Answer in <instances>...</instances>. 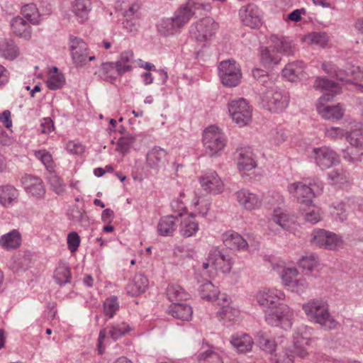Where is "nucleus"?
Returning a JSON list of instances; mask_svg holds the SVG:
<instances>
[{
    "instance_id": "f257e3e1",
    "label": "nucleus",
    "mask_w": 363,
    "mask_h": 363,
    "mask_svg": "<svg viewBox=\"0 0 363 363\" xmlns=\"http://www.w3.org/2000/svg\"><path fill=\"white\" fill-rule=\"evenodd\" d=\"M284 298V292L276 288H264L255 295V301L265 311L266 322L287 330L291 327L294 313L288 306L280 303Z\"/></svg>"
},
{
    "instance_id": "f03ea898",
    "label": "nucleus",
    "mask_w": 363,
    "mask_h": 363,
    "mask_svg": "<svg viewBox=\"0 0 363 363\" xmlns=\"http://www.w3.org/2000/svg\"><path fill=\"white\" fill-rule=\"evenodd\" d=\"M313 87L324 92L316 105L318 114L328 121H335L342 119L345 111L342 104L325 105L323 104L330 101L335 95L340 93L341 88L339 84L328 79L318 77L313 84Z\"/></svg>"
},
{
    "instance_id": "7ed1b4c3",
    "label": "nucleus",
    "mask_w": 363,
    "mask_h": 363,
    "mask_svg": "<svg viewBox=\"0 0 363 363\" xmlns=\"http://www.w3.org/2000/svg\"><path fill=\"white\" fill-rule=\"evenodd\" d=\"M272 44L260 50V61L265 67H272L277 65L281 60V54L291 55L294 52V49L286 38L272 36Z\"/></svg>"
},
{
    "instance_id": "20e7f679",
    "label": "nucleus",
    "mask_w": 363,
    "mask_h": 363,
    "mask_svg": "<svg viewBox=\"0 0 363 363\" xmlns=\"http://www.w3.org/2000/svg\"><path fill=\"white\" fill-rule=\"evenodd\" d=\"M302 309L308 319L328 330L336 328L337 322L330 314L327 302L323 299H312L304 303Z\"/></svg>"
},
{
    "instance_id": "39448f33",
    "label": "nucleus",
    "mask_w": 363,
    "mask_h": 363,
    "mask_svg": "<svg viewBox=\"0 0 363 363\" xmlns=\"http://www.w3.org/2000/svg\"><path fill=\"white\" fill-rule=\"evenodd\" d=\"M273 269L279 275L282 284L290 291L302 294L309 288L307 279L301 275L296 267H282L277 264L273 267Z\"/></svg>"
},
{
    "instance_id": "423d86ee",
    "label": "nucleus",
    "mask_w": 363,
    "mask_h": 363,
    "mask_svg": "<svg viewBox=\"0 0 363 363\" xmlns=\"http://www.w3.org/2000/svg\"><path fill=\"white\" fill-rule=\"evenodd\" d=\"M266 89L260 94L261 105L265 109L272 113L283 111L289 105L288 94L276 86L272 82L266 86Z\"/></svg>"
},
{
    "instance_id": "0eeeda50",
    "label": "nucleus",
    "mask_w": 363,
    "mask_h": 363,
    "mask_svg": "<svg viewBox=\"0 0 363 363\" xmlns=\"http://www.w3.org/2000/svg\"><path fill=\"white\" fill-rule=\"evenodd\" d=\"M323 183L314 179L313 182L308 184L303 182H294L288 186V191L301 206H308L312 203L313 198L323 191Z\"/></svg>"
},
{
    "instance_id": "6e6552de",
    "label": "nucleus",
    "mask_w": 363,
    "mask_h": 363,
    "mask_svg": "<svg viewBox=\"0 0 363 363\" xmlns=\"http://www.w3.org/2000/svg\"><path fill=\"white\" fill-rule=\"evenodd\" d=\"M226 137L223 131L215 125L208 127L203 134L205 152L210 157L217 156L226 145Z\"/></svg>"
},
{
    "instance_id": "1a4fd4ad",
    "label": "nucleus",
    "mask_w": 363,
    "mask_h": 363,
    "mask_svg": "<svg viewBox=\"0 0 363 363\" xmlns=\"http://www.w3.org/2000/svg\"><path fill=\"white\" fill-rule=\"evenodd\" d=\"M211 9V6L208 3H204L199 0H189L174 12L172 18L175 21L177 26L181 29L196 14L197 11L203 10L208 12Z\"/></svg>"
},
{
    "instance_id": "9d476101",
    "label": "nucleus",
    "mask_w": 363,
    "mask_h": 363,
    "mask_svg": "<svg viewBox=\"0 0 363 363\" xmlns=\"http://www.w3.org/2000/svg\"><path fill=\"white\" fill-rule=\"evenodd\" d=\"M218 74L223 84L229 87L238 86L242 77L240 67L233 60L221 62L218 66Z\"/></svg>"
},
{
    "instance_id": "9b49d317",
    "label": "nucleus",
    "mask_w": 363,
    "mask_h": 363,
    "mask_svg": "<svg viewBox=\"0 0 363 363\" xmlns=\"http://www.w3.org/2000/svg\"><path fill=\"white\" fill-rule=\"evenodd\" d=\"M228 111L233 121L240 126H244L251 121L252 109L243 98L231 101Z\"/></svg>"
},
{
    "instance_id": "f8f14e48",
    "label": "nucleus",
    "mask_w": 363,
    "mask_h": 363,
    "mask_svg": "<svg viewBox=\"0 0 363 363\" xmlns=\"http://www.w3.org/2000/svg\"><path fill=\"white\" fill-rule=\"evenodd\" d=\"M218 29V24L213 18L201 19L191 27L190 33L198 42H206L211 38Z\"/></svg>"
},
{
    "instance_id": "ddd939ff",
    "label": "nucleus",
    "mask_w": 363,
    "mask_h": 363,
    "mask_svg": "<svg viewBox=\"0 0 363 363\" xmlns=\"http://www.w3.org/2000/svg\"><path fill=\"white\" fill-rule=\"evenodd\" d=\"M69 41L72 59L76 67H82L88 60L92 61L95 59V56L88 55L87 45L81 38L70 36Z\"/></svg>"
},
{
    "instance_id": "4468645a",
    "label": "nucleus",
    "mask_w": 363,
    "mask_h": 363,
    "mask_svg": "<svg viewBox=\"0 0 363 363\" xmlns=\"http://www.w3.org/2000/svg\"><path fill=\"white\" fill-rule=\"evenodd\" d=\"M241 23L250 28L257 29L263 23L261 10L254 4H248L242 6L238 12Z\"/></svg>"
},
{
    "instance_id": "2eb2a0df",
    "label": "nucleus",
    "mask_w": 363,
    "mask_h": 363,
    "mask_svg": "<svg viewBox=\"0 0 363 363\" xmlns=\"http://www.w3.org/2000/svg\"><path fill=\"white\" fill-rule=\"evenodd\" d=\"M308 344V340L302 336L294 337V350L284 347V350L280 352L276 359L275 363H294V357L304 358L308 355V352L305 348V345Z\"/></svg>"
},
{
    "instance_id": "dca6fc26",
    "label": "nucleus",
    "mask_w": 363,
    "mask_h": 363,
    "mask_svg": "<svg viewBox=\"0 0 363 363\" xmlns=\"http://www.w3.org/2000/svg\"><path fill=\"white\" fill-rule=\"evenodd\" d=\"M311 157L321 169H329L340 162L338 155L326 146L313 148Z\"/></svg>"
},
{
    "instance_id": "f3484780",
    "label": "nucleus",
    "mask_w": 363,
    "mask_h": 363,
    "mask_svg": "<svg viewBox=\"0 0 363 363\" xmlns=\"http://www.w3.org/2000/svg\"><path fill=\"white\" fill-rule=\"evenodd\" d=\"M199 182L203 189L209 194H218L224 189L223 182L214 171L203 174L200 177Z\"/></svg>"
},
{
    "instance_id": "a211bd4d",
    "label": "nucleus",
    "mask_w": 363,
    "mask_h": 363,
    "mask_svg": "<svg viewBox=\"0 0 363 363\" xmlns=\"http://www.w3.org/2000/svg\"><path fill=\"white\" fill-rule=\"evenodd\" d=\"M236 200L242 208L252 211L262 206V198L247 189H241L235 193Z\"/></svg>"
},
{
    "instance_id": "6ab92c4d",
    "label": "nucleus",
    "mask_w": 363,
    "mask_h": 363,
    "mask_svg": "<svg viewBox=\"0 0 363 363\" xmlns=\"http://www.w3.org/2000/svg\"><path fill=\"white\" fill-rule=\"evenodd\" d=\"M210 260L213 262L216 272L219 270L223 274H228L232 269L233 262L230 256L217 248L210 250Z\"/></svg>"
},
{
    "instance_id": "aec40b11",
    "label": "nucleus",
    "mask_w": 363,
    "mask_h": 363,
    "mask_svg": "<svg viewBox=\"0 0 363 363\" xmlns=\"http://www.w3.org/2000/svg\"><path fill=\"white\" fill-rule=\"evenodd\" d=\"M146 161L150 168L158 172L164 167L167 163V152L165 150L155 146L147 152Z\"/></svg>"
},
{
    "instance_id": "412c9836",
    "label": "nucleus",
    "mask_w": 363,
    "mask_h": 363,
    "mask_svg": "<svg viewBox=\"0 0 363 363\" xmlns=\"http://www.w3.org/2000/svg\"><path fill=\"white\" fill-rule=\"evenodd\" d=\"M218 301V304L221 305L220 308L217 312V316L220 320L225 322L232 321L239 316V310L231 306L230 300L226 295H220V299Z\"/></svg>"
},
{
    "instance_id": "4be33fe9",
    "label": "nucleus",
    "mask_w": 363,
    "mask_h": 363,
    "mask_svg": "<svg viewBox=\"0 0 363 363\" xmlns=\"http://www.w3.org/2000/svg\"><path fill=\"white\" fill-rule=\"evenodd\" d=\"M24 189L28 194L35 197H41L45 194L42 180L37 177L26 174L21 179Z\"/></svg>"
},
{
    "instance_id": "5701e85b",
    "label": "nucleus",
    "mask_w": 363,
    "mask_h": 363,
    "mask_svg": "<svg viewBox=\"0 0 363 363\" xmlns=\"http://www.w3.org/2000/svg\"><path fill=\"white\" fill-rule=\"evenodd\" d=\"M230 344L239 353H246L252 350L254 340L246 333H238L231 336Z\"/></svg>"
},
{
    "instance_id": "b1692460",
    "label": "nucleus",
    "mask_w": 363,
    "mask_h": 363,
    "mask_svg": "<svg viewBox=\"0 0 363 363\" xmlns=\"http://www.w3.org/2000/svg\"><path fill=\"white\" fill-rule=\"evenodd\" d=\"M284 339L283 336H280L277 340H270L267 335L262 331H259L257 334V343L259 347L269 353L274 352L277 346H280L284 349L285 347Z\"/></svg>"
},
{
    "instance_id": "393cba45",
    "label": "nucleus",
    "mask_w": 363,
    "mask_h": 363,
    "mask_svg": "<svg viewBox=\"0 0 363 363\" xmlns=\"http://www.w3.org/2000/svg\"><path fill=\"white\" fill-rule=\"evenodd\" d=\"M11 27L16 36L27 40L31 38V27L23 18L14 17L11 21Z\"/></svg>"
},
{
    "instance_id": "a878e982",
    "label": "nucleus",
    "mask_w": 363,
    "mask_h": 363,
    "mask_svg": "<svg viewBox=\"0 0 363 363\" xmlns=\"http://www.w3.org/2000/svg\"><path fill=\"white\" fill-rule=\"evenodd\" d=\"M237 166L240 172H247L255 169L257 166L252 153L245 149H241L237 152Z\"/></svg>"
},
{
    "instance_id": "bb28decb",
    "label": "nucleus",
    "mask_w": 363,
    "mask_h": 363,
    "mask_svg": "<svg viewBox=\"0 0 363 363\" xmlns=\"http://www.w3.org/2000/svg\"><path fill=\"white\" fill-rule=\"evenodd\" d=\"M224 245L232 250H245L248 247L247 242L238 233L227 232L223 235Z\"/></svg>"
},
{
    "instance_id": "cd10ccee",
    "label": "nucleus",
    "mask_w": 363,
    "mask_h": 363,
    "mask_svg": "<svg viewBox=\"0 0 363 363\" xmlns=\"http://www.w3.org/2000/svg\"><path fill=\"white\" fill-rule=\"evenodd\" d=\"M20 55V50L15 42L9 38L0 40V57L7 60H14Z\"/></svg>"
},
{
    "instance_id": "c85d7f7f",
    "label": "nucleus",
    "mask_w": 363,
    "mask_h": 363,
    "mask_svg": "<svg viewBox=\"0 0 363 363\" xmlns=\"http://www.w3.org/2000/svg\"><path fill=\"white\" fill-rule=\"evenodd\" d=\"M147 286V279L144 275L138 274L128 282L126 291L133 296H138L145 292Z\"/></svg>"
},
{
    "instance_id": "c756f323",
    "label": "nucleus",
    "mask_w": 363,
    "mask_h": 363,
    "mask_svg": "<svg viewBox=\"0 0 363 363\" xmlns=\"http://www.w3.org/2000/svg\"><path fill=\"white\" fill-rule=\"evenodd\" d=\"M21 243V235L18 230H13L0 237V246L7 250L18 247Z\"/></svg>"
},
{
    "instance_id": "7c9ffc66",
    "label": "nucleus",
    "mask_w": 363,
    "mask_h": 363,
    "mask_svg": "<svg viewBox=\"0 0 363 363\" xmlns=\"http://www.w3.org/2000/svg\"><path fill=\"white\" fill-rule=\"evenodd\" d=\"M176 227L177 217L172 215L162 217L157 223V233L161 236H171Z\"/></svg>"
},
{
    "instance_id": "2f4dec72",
    "label": "nucleus",
    "mask_w": 363,
    "mask_h": 363,
    "mask_svg": "<svg viewBox=\"0 0 363 363\" xmlns=\"http://www.w3.org/2000/svg\"><path fill=\"white\" fill-rule=\"evenodd\" d=\"M199 230V223L194 218V214L184 218L180 223L179 233L182 237L189 238L194 236Z\"/></svg>"
},
{
    "instance_id": "473e14b6",
    "label": "nucleus",
    "mask_w": 363,
    "mask_h": 363,
    "mask_svg": "<svg viewBox=\"0 0 363 363\" xmlns=\"http://www.w3.org/2000/svg\"><path fill=\"white\" fill-rule=\"evenodd\" d=\"M192 308L190 306L184 303H174L169 309V313L174 318L182 320H189L192 316Z\"/></svg>"
},
{
    "instance_id": "72a5a7b5",
    "label": "nucleus",
    "mask_w": 363,
    "mask_h": 363,
    "mask_svg": "<svg viewBox=\"0 0 363 363\" xmlns=\"http://www.w3.org/2000/svg\"><path fill=\"white\" fill-rule=\"evenodd\" d=\"M134 54L131 50L123 52L118 60L115 62L118 68V74L120 76L129 72L133 69Z\"/></svg>"
},
{
    "instance_id": "f704fd0d",
    "label": "nucleus",
    "mask_w": 363,
    "mask_h": 363,
    "mask_svg": "<svg viewBox=\"0 0 363 363\" xmlns=\"http://www.w3.org/2000/svg\"><path fill=\"white\" fill-rule=\"evenodd\" d=\"M18 196V190L11 185L0 186V204L5 208L11 206Z\"/></svg>"
},
{
    "instance_id": "c9c22d12",
    "label": "nucleus",
    "mask_w": 363,
    "mask_h": 363,
    "mask_svg": "<svg viewBox=\"0 0 363 363\" xmlns=\"http://www.w3.org/2000/svg\"><path fill=\"white\" fill-rule=\"evenodd\" d=\"M90 0H74L72 11L74 13L80 23H83L88 18V15L91 11Z\"/></svg>"
},
{
    "instance_id": "e433bc0d",
    "label": "nucleus",
    "mask_w": 363,
    "mask_h": 363,
    "mask_svg": "<svg viewBox=\"0 0 363 363\" xmlns=\"http://www.w3.org/2000/svg\"><path fill=\"white\" fill-rule=\"evenodd\" d=\"M99 77L104 81L113 83L118 76V68L115 62H104L101 65Z\"/></svg>"
},
{
    "instance_id": "4c0bfd02",
    "label": "nucleus",
    "mask_w": 363,
    "mask_h": 363,
    "mask_svg": "<svg viewBox=\"0 0 363 363\" xmlns=\"http://www.w3.org/2000/svg\"><path fill=\"white\" fill-rule=\"evenodd\" d=\"M199 292L203 299L208 301H218L220 299V297L218 296L220 294L218 288L208 280L199 286Z\"/></svg>"
},
{
    "instance_id": "58836bf2",
    "label": "nucleus",
    "mask_w": 363,
    "mask_h": 363,
    "mask_svg": "<svg viewBox=\"0 0 363 363\" xmlns=\"http://www.w3.org/2000/svg\"><path fill=\"white\" fill-rule=\"evenodd\" d=\"M300 211L306 221L312 224L318 223L322 218L320 208L313 203L308 206H301Z\"/></svg>"
},
{
    "instance_id": "ea45409f",
    "label": "nucleus",
    "mask_w": 363,
    "mask_h": 363,
    "mask_svg": "<svg viewBox=\"0 0 363 363\" xmlns=\"http://www.w3.org/2000/svg\"><path fill=\"white\" fill-rule=\"evenodd\" d=\"M303 72L302 62H293L289 63L282 70L283 76L289 81H296Z\"/></svg>"
},
{
    "instance_id": "a19ab883",
    "label": "nucleus",
    "mask_w": 363,
    "mask_h": 363,
    "mask_svg": "<svg viewBox=\"0 0 363 363\" xmlns=\"http://www.w3.org/2000/svg\"><path fill=\"white\" fill-rule=\"evenodd\" d=\"M167 298L174 303H179L183 300H186L189 297L184 290L179 285L172 284L169 285L167 289Z\"/></svg>"
},
{
    "instance_id": "79ce46f5",
    "label": "nucleus",
    "mask_w": 363,
    "mask_h": 363,
    "mask_svg": "<svg viewBox=\"0 0 363 363\" xmlns=\"http://www.w3.org/2000/svg\"><path fill=\"white\" fill-rule=\"evenodd\" d=\"M346 140L352 146L363 151V128L362 127L347 132Z\"/></svg>"
},
{
    "instance_id": "37998d69",
    "label": "nucleus",
    "mask_w": 363,
    "mask_h": 363,
    "mask_svg": "<svg viewBox=\"0 0 363 363\" xmlns=\"http://www.w3.org/2000/svg\"><path fill=\"white\" fill-rule=\"evenodd\" d=\"M21 13L26 19L33 25H37L40 22V13L34 4L23 6L21 9Z\"/></svg>"
},
{
    "instance_id": "c03bdc74",
    "label": "nucleus",
    "mask_w": 363,
    "mask_h": 363,
    "mask_svg": "<svg viewBox=\"0 0 363 363\" xmlns=\"http://www.w3.org/2000/svg\"><path fill=\"white\" fill-rule=\"evenodd\" d=\"M328 177L333 184H344L349 183L350 181V173L342 167L333 169L328 172Z\"/></svg>"
},
{
    "instance_id": "a18cd8bd",
    "label": "nucleus",
    "mask_w": 363,
    "mask_h": 363,
    "mask_svg": "<svg viewBox=\"0 0 363 363\" xmlns=\"http://www.w3.org/2000/svg\"><path fill=\"white\" fill-rule=\"evenodd\" d=\"M131 330V328L125 322L115 323L108 328V335L113 340H116L125 335Z\"/></svg>"
},
{
    "instance_id": "49530a36",
    "label": "nucleus",
    "mask_w": 363,
    "mask_h": 363,
    "mask_svg": "<svg viewBox=\"0 0 363 363\" xmlns=\"http://www.w3.org/2000/svg\"><path fill=\"white\" fill-rule=\"evenodd\" d=\"M125 18L134 16L140 8V0H118Z\"/></svg>"
},
{
    "instance_id": "de8ad7c7",
    "label": "nucleus",
    "mask_w": 363,
    "mask_h": 363,
    "mask_svg": "<svg viewBox=\"0 0 363 363\" xmlns=\"http://www.w3.org/2000/svg\"><path fill=\"white\" fill-rule=\"evenodd\" d=\"M157 29L165 36L174 35L180 30L172 18L162 20L157 25Z\"/></svg>"
},
{
    "instance_id": "09e8293b",
    "label": "nucleus",
    "mask_w": 363,
    "mask_h": 363,
    "mask_svg": "<svg viewBox=\"0 0 363 363\" xmlns=\"http://www.w3.org/2000/svg\"><path fill=\"white\" fill-rule=\"evenodd\" d=\"M330 208L331 214L335 220L340 222L347 220L350 209L349 205L345 203H338L336 205H333Z\"/></svg>"
},
{
    "instance_id": "8fccbe9b",
    "label": "nucleus",
    "mask_w": 363,
    "mask_h": 363,
    "mask_svg": "<svg viewBox=\"0 0 363 363\" xmlns=\"http://www.w3.org/2000/svg\"><path fill=\"white\" fill-rule=\"evenodd\" d=\"M71 273L69 267L65 265L58 266L54 273V279L60 285L69 283L71 281Z\"/></svg>"
},
{
    "instance_id": "3c124183",
    "label": "nucleus",
    "mask_w": 363,
    "mask_h": 363,
    "mask_svg": "<svg viewBox=\"0 0 363 363\" xmlns=\"http://www.w3.org/2000/svg\"><path fill=\"white\" fill-rule=\"evenodd\" d=\"M343 246L342 238L333 232L328 231L327 238L325 242L324 249L336 250Z\"/></svg>"
},
{
    "instance_id": "603ef678",
    "label": "nucleus",
    "mask_w": 363,
    "mask_h": 363,
    "mask_svg": "<svg viewBox=\"0 0 363 363\" xmlns=\"http://www.w3.org/2000/svg\"><path fill=\"white\" fill-rule=\"evenodd\" d=\"M303 270L313 271L319 264L318 257L314 254L303 256L298 262Z\"/></svg>"
},
{
    "instance_id": "864d4df0",
    "label": "nucleus",
    "mask_w": 363,
    "mask_h": 363,
    "mask_svg": "<svg viewBox=\"0 0 363 363\" xmlns=\"http://www.w3.org/2000/svg\"><path fill=\"white\" fill-rule=\"evenodd\" d=\"M135 141V137L131 134L120 138L117 142L116 150L123 155L126 154Z\"/></svg>"
},
{
    "instance_id": "5fc2aeb1",
    "label": "nucleus",
    "mask_w": 363,
    "mask_h": 363,
    "mask_svg": "<svg viewBox=\"0 0 363 363\" xmlns=\"http://www.w3.org/2000/svg\"><path fill=\"white\" fill-rule=\"evenodd\" d=\"M359 151V150L351 145L343 150L342 157L346 161L350 163H355L362 160L363 151Z\"/></svg>"
},
{
    "instance_id": "6e6d98bb",
    "label": "nucleus",
    "mask_w": 363,
    "mask_h": 363,
    "mask_svg": "<svg viewBox=\"0 0 363 363\" xmlns=\"http://www.w3.org/2000/svg\"><path fill=\"white\" fill-rule=\"evenodd\" d=\"M48 182L52 190L57 194H62L65 192V185L60 177L53 172H50L48 177Z\"/></svg>"
},
{
    "instance_id": "4d7b16f0",
    "label": "nucleus",
    "mask_w": 363,
    "mask_h": 363,
    "mask_svg": "<svg viewBox=\"0 0 363 363\" xmlns=\"http://www.w3.org/2000/svg\"><path fill=\"white\" fill-rule=\"evenodd\" d=\"M211 202L209 199L196 197L192 201V205L197 208L196 211L198 214L205 216L210 210Z\"/></svg>"
},
{
    "instance_id": "13d9d810",
    "label": "nucleus",
    "mask_w": 363,
    "mask_h": 363,
    "mask_svg": "<svg viewBox=\"0 0 363 363\" xmlns=\"http://www.w3.org/2000/svg\"><path fill=\"white\" fill-rule=\"evenodd\" d=\"M199 363H223L221 357L216 352L208 350L198 357Z\"/></svg>"
},
{
    "instance_id": "bf43d9fd",
    "label": "nucleus",
    "mask_w": 363,
    "mask_h": 363,
    "mask_svg": "<svg viewBox=\"0 0 363 363\" xmlns=\"http://www.w3.org/2000/svg\"><path fill=\"white\" fill-rule=\"evenodd\" d=\"M35 156L41 161L49 172H53L55 164L52 157L49 152L45 150H40L35 152Z\"/></svg>"
},
{
    "instance_id": "052dcab7",
    "label": "nucleus",
    "mask_w": 363,
    "mask_h": 363,
    "mask_svg": "<svg viewBox=\"0 0 363 363\" xmlns=\"http://www.w3.org/2000/svg\"><path fill=\"white\" fill-rule=\"evenodd\" d=\"M65 82V77L62 73H54L50 74L46 84L50 89L56 90L61 88L64 85Z\"/></svg>"
},
{
    "instance_id": "680f3d73",
    "label": "nucleus",
    "mask_w": 363,
    "mask_h": 363,
    "mask_svg": "<svg viewBox=\"0 0 363 363\" xmlns=\"http://www.w3.org/2000/svg\"><path fill=\"white\" fill-rule=\"evenodd\" d=\"M119 305L116 296L107 298L104 303V312L109 318H113L115 313L118 310Z\"/></svg>"
},
{
    "instance_id": "e2e57ef3",
    "label": "nucleus",
    "mask_w": 363,
    "mask_h": 363,
    "mask_svg": "<svg viewBox=\"0 0 363 363\" xmlns=\"http://www.w3.org/2000/svg\"><path fill=\"white\" fill-rule=\"evenodd\" d=\"M347 133V132L340 127L330 126L325 127L324 129L325 137L333 140L342 139L344 137L346 138Z\"/></svg>"
},
{
    "instance_id": "0e129e2a",
    "label": "nucleus",
    "mask_w": 363,
    "mask_h": 363,
    "mask_svg": "<svg viewBox=\"0 0 363 363\" xmlns=\"http://www.w3.org/2000/svg\"><path fill=\"white\" fill-rule=\"evenodd\" d=\"M328 231L324 229L314 230L311 234V242L313 245L324 248L327 238Z\"/></svg>"
},
{
    "instance_id": "69168bd1",
    "label": "nucleus",
    "mask_w": 363,
    "mask_h": 363,
    "mask_svg": "<svg viewBox=\"0 0 363 363\" xmlns=\"http://www.w3.org/2000/svg\"><path fill=\"white\" fill-rule=\"evenodd\" d=\"M272 220L280 225L283 229H287L289 226L288 216L280 209L274 211Z\"/></svg>"
},
{
    "instance_id": "338daca9",
    "label": "nucleus",
    "mask_w": 363,
    "mask_h": 363,
    "mask_svg": "<svg viewBox=\"0 0 363 363\" xmlns=\"http://www.w3.org/2000/svg\"><path fill=\"white\" fill-rule=\"evenodd\" d=\"M286 140V134L282 129H275L271 130L269 133V140L273 145H279Z\"/></svg>"
},
{
    "instance_id": "774afa93",
    "label": "nucleus",
    "mask_w": 363,
    "mask_h": 363,
    "mask_svg": "<svg viewBox=\"0 0 363 363\" xmlns=\"http://www.w3.org/2000/svg\"><path fill=\"white\" fill-rule=\"evenodd\" d=\"M68 249L71 252H75L80 245V237L76 232H72L67 235Z\"/></svg>"
}]
</instances>
